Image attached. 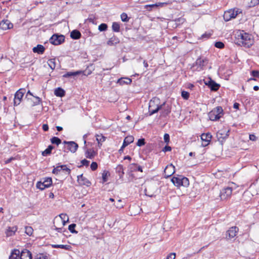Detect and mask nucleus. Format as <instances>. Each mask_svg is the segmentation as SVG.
<instances>
[{
	"label": "nucleus",
	"instance_id": "9",
	"mask_svg": "<svg viewBox=\"0 0 259 259\" xmlns=\"http://www.w3.org/2000/svg\"><path fill=\"white\" fill-rule=\"evenodd\" d=\"M232 193L231 187H227L223 189L220 192V196L222 200H225L230 198Z\"/></svg>",
	"mask_w": 259,
	"mask_h": 259
},
{
	"label": "nucleus",
	"instance_id": "3",
	"mask_svg": "<svg viewBox=\"0 0 259 259\" xmlns=\"http://www.w3.org/2000/svg\"><path fill=\"white\" fill-rule=\"evenodd\" d=\"M171 181L177 187H180V186L187 187L189 185V179L181 175L173 177L171 179Z\"/></svg>",
	"mask_w": 259,
	"mask_h": 259
},
{
	"label": "nucleus",
	"instance_id": "46",
	"mask_svg": "<svg viewBox=\"0 0 259 259\" xmlns=\"http://www.w3.org/2000/svg\"><path fill=\"white\" fill-rule=\"evenodd\" d=\"M36 187L41 190H44L46 188H47L45 185L44 182H38L37 183Z\"/></svg>",
	"mask_w": 259,
	"mask_h": 259
},
{
	"label": "nucleus",
	"instance_id": "45",
	"mask_svg": "<svg viewBox=\"0 0 259 259\" xmlns=\"http://www.w3.org/2000/svg\"><path fill=\"white\" fill-rule=\"evenodd\" d=\"M120 18L121 20L123 22H128L129 20V18L128 17L127 14L125 13H122L120 15Z\"/></svg>",
	"mask_w": 259,
	"mask_h": 259
},
{
	"label": "nucleus",
	"instance_id": "55",
	"mask_svg": "<svg viewBox=\"0 0 259 259\" xmlns=\"http://www.w3.org/2000/svg\"><path fill=\"white\" fill-rule=\"evenodd\" d=\"M251 75L253 77H259V71L257 70H252L251 72Z\"/></svg>",
	"mask_w": 259,
	"mask_h": 259
},
{
	"label": "nucleus",
	"instance_id": "16",
	"mask_svg": "<svg viewBox=\"0 0 259 259\" xmlns=\"http://www.w3.org/2000/svg\"><path fill=\"white\" fill-rule=\"evenodd\" d=\"M77 182L80 185L90 186L91 182L81 174L77 176Z\"/></svg>",
	"mask_w": 259,
	"mask_h": 259
},
{
	"label": "nucleus",
	"instance_id": "14",
	"mask_svg": "<svg viewBox=\"0 0 259 259\" xmlns=\"http://www.w3.org/2000/svg\"><path fill=\"white\" fill-rule=\"evenodd\" d=\"M13 24L8 20H3L0 22V28L6 30L13 28Z\"/></svg>",
	"mask_w": 259,
	"mask_h": 259
},
{
	"label": "nucleus",
	"instance_id": "42",
	"mask_svg": "<svg viewBox=\"0 0 259 259\" xmlns=\"http://www.w3.org/2000/svg\"><path fill=\"white\" fill-rule=\"evenodd\" d=\"M107 28L108 26L106 23H102L99 26L98 29L100 31H105L107 29Z\"/></svg>",
	"mask_w": 259,
	"mask_h": 259
},
{
	"label": "nucleus",
	"instance_id": "1",
	"mask_svg": "<svg viewBox=\"0 0 259 259\" xmlns=\"http://www.w3.org/2000/svg\"><path fill=\"white\" fill-rule=\"evenodd\" d=\"M253 39L251 35L242 31L238 34L236 44L239 46L248 48L253 44Z\"/></svg>",
	"mask_w": 259,
	"mask_h": 259
},
{
	"label": "nucleus",
	"instance_id": "15",
	"mask_svg": "<svg viewBox=\"0 0 259 259\" xmlns=\"http://www.w3.org/2000/svg\"><path fill=\"white\" fill-rule=\"evenodd\" d=\"M175 166L172 164L167 165L164 170L165 177L168 178L173 175L175 172Z\"/></svg>",
	"mask_w": 259,
	"mask_h": 259
},
{
	"label": "nucleus",
	"instance_id": "31",
	"mask_svg": "<svg viewBox=\"0 0 259 259\" xmlns=\"http://www.w3.org/2000/svg\"><path fill=\"white\" fill-rule=\"evenodd\" d=\"M81 71H76V72H68L65 73L63 75V77L67 78V77H70L72 76H76L77 75H78L80 74Z\"/></svg>",
	"mask_w": 259,
	"mask_h": 259
},
{
	"label": "nucleus",
	"instance_id": "44",
	"mask_svg": "<svg viewBox=\"0 0 259 259\" xmlns=\"http://www.w3.org/2000/svg\"><path fill=\"white\" fill-rule=\"evenodd\" d=\"M61 165H58L56 167L54 168L52 173L55 175H58L60 173V172L62 170L61 168Z\"/></svg>",
	"mask_w": 259,
	"mask_h": 259
},
{
	"label": "nucleus",
	"instance_id": "41",
	"mask_svg": "<svg viewBox=\"0 0 259 259\" xmlns=\"http://www.w3.org/2000/svg\"><path fill=\"white\" fill-rule=\"evenodd\" d=\"M34 259H48V256L43 253H39L35 256Z\"/></svg>",
	"mask_w": 259,
	"mask_h": 259
},
{
	"label": "nucleus",
	"instance_id": "19",
	"mask_svg": "<svg viewBox=\"0 0 259 259\" xmlns=\"http://www.w3.org/2000/svg\"><path fill=\"white\" fill-rule=\"evenodd\" d=\"M165 103V105L163 106L162 109V111L161 112V114L162 116H166L171 112V107L166 105V103Z\"/></svg>",
	"mask_w": 259,
	"mask_h": 259
},
{
	"label": "nucleus",
	"instance_id": "4",
	"mask_svg": "<svg viewBox=\"0 0 259 259\" xmlns=\"http://www.w3.org/2000/svg\"><path fill=\"white\" fill-rule=\"evenodd\" d=\"M223 110L221 106H218L208 113V117L210 120L216 121L219 119L223 114Z\"/></svg>",
	"mask_w": 259,
	"mask_h": 259
},
{
	"label": "nucleus",
	"instance_id": "30",
	"mask_svg": "<svg viewBox=\"0 0 259 259\" xmlns=\"http://www.w3.org/2000/svg\"><path fill=\"white\" fill-rule=\"evenodd\" d=\"M116 172L118 174L119 178H122L124 175L123 166L121 165H118L117 166L115 169Z\"/></svg>",
	"mask_w": 259,
	"mask_h": 259
},
{
	"label": "nucleus",
	"instance_id": "54",
	"mask_svg": "<svg viewBox=\"0 0 259 259\" xmlns=\"http://www.w3.org/2000/svg\"><path fill=\"white\" fill-rule=\"evenodd\" d=\"M115 206L117 208L120 209L122 208L123 207V205L121 203V200L119 199L118 200L117 203H116V204L115 205Z\"/></svg>",
	"mask_w": 259,
	"mask_h": 259
},
{
	"label": "nucleus",
	"instance_id": "23",
	"mask_svg": "<svg viewBox=\"0 0 259 259\" xmlns=\"http://www.w3.org/2000/svg\"><path fill=\"white\" fill-rule=\"evenodd\" d=\"M33 52L38 54H42L45 50V48L41 45H37L32 49Z\"/></svg>",
	"mask_w": 259,
	"mask_h": 259
},
{
	"label": "nucleus",
	"instance_id": "59",
	"mask_svg": "<svg viewBox=\"0 0 259 259\" xmlns=\"http://www.w3.org/2000/svg\"><path fill=\"white\" fill-rule=\"evenodd\" d=\"M176 257V254L175 253H170L167 257L166 259H175Z\"/></svg>",
	"mask_w": 259,
	"mask_h": 259
},
{
	"label": "nucleus",
	"instance_id": "62",
	"mask_svg": "<svg viewBox=\"0 0 259 259\" xmlns=\"http://www.w3.org/2000/svg\"><path fill=\"white\" fill-rule=\"evenodd\" d=\"M251 4L253 6L257 5L259 4V0H251Z\"/></svg>",
	"mask_w": 259,
	"mask_h": 259
},
{
	"label": "nucleus",
	"instance_id": "43",
	"mask_svg": "<svg viewBox=\"0 0 259 259\" xmlns=\"http://www.w3.org/2000/svg\"><path fill=\"white\" fill-rule=\"evenodd\" d=\"M33 230L31 227H25V233L29 236H31L33 233Z\"/></svg>",
	"mask_w": 259,
	"mask_h": 259
},
{
	"label": "nucleus",
	"instance_id": "13",
	"mask_svg": "<svg viewBox=\"0 0 259 259\" xmlns=\"http://www.w3.org/2000/svg\"><path fill=\"white\" fill-rule=\"evenodd\" d=\"M238 230V228L235 226L230 228L226 232V239H231L235 237Z\"/></svg>",
	"mask_w": 259,
	"mask_h": 259
},
{
	"label": "nucleus",
	"instance_id": "51",
	"mask_svg": "<svg viewBox=\"0 0 259 259\" xmlns=\"http://www.w3.org/2000/svg\"><path fill=\"white\" fill-rule=\"evenodd\" d=\"M90 161L84 159L81 161V163L82 165L78 166V167H81L82 165H85L86 166H88L89 165Z\"/></svg>",
	"mask_w": 259,
	"mask_h": 259
},
{
	"label": "nucleus",
	"instance_id": "7",
	"mask_svg": "<svg viewBox=\"0 0 259 259\" xmlns=\"http://www.w3.org/2000/svg\"><path fill=\"white\" fill-rule=\"evenodd\" d=\"M25 93V90L24 89H20L16 92L14 98V105L15 106L20 104Z\"/></svg>",
	"mask_w": 259,
	"mask_h": 259
},
{
	"label": "nucleus",
	"instance_id": "63",
	"mask_svg": "<svg viewBox=\"0 0 259 259\" xmlns=\"http://www.w3.org/2000/svg\"><path fill=\"white\" fill-rule=\"evenodd\" d=\"M256 137L254 135H249V139L252 141H255L256 140Z\"/></svg>",
	"mask_w": 259,
	"mask_h": 259
},
{
	"label": "nucleus",
	"instance_id": "57",
	"mask_svg": "<svg viewBox=\"0 0 259 259\" xmlns=\"http://www.w3.org/2000/svg\"><path fill=\"white\" fill-rule=\"evenodd\" d=\"M164 141L168 144L169 142V135L168 134H165L164 135Z\"/></svg>",
	"mask_w": 259,
	"mask_h": 259
},
{
	"label": "nucleus",
	"instance_id": "6",
	"mask_svg": "<svg viewBox=\"0 0 259 259\" xmlns=\"http://www.w3.org/2000/svg\"><path fill=\"white\" fill-rule=\"evenodd\" d=\"M63 144L67 145V146L64 147V151L65 152H68V151H70L72 153H75L78 147V144L73 141L68 142L64 141Z\"/></svg>",
	"mask_w": 259,
	"mask_h": 259
},
{
	"label": "nucleus",
	"instance_id": "49",
	"mask_svg": "<svg viewBox=\"0 0 259 259\" xmlns=\"http://www.w3.org/2000/svg\"><path fill=\"white\" fill-rule=\"evenodd\" d=\"M136 144L139 147L144 145L145 144V139L143 138L139 139Z\"/></svg>",
	"mask_w": 259,
	"mask_h": 259
},
{
	"label": "nucleus",
	"instance_id": "36",
	"mask_svg": "<svg viewBox=\"0 0 259 259\" xmlns=\"http://www.w3.org/2000/svg\"><path fill=\"white\" fill-rule=\"evenodd\" d=\"M44 183L47 188L49 187L52 184V180L51 178H46L44 181Z\"/></svg>",
	"mask_w": 259,
	"mask_h": 259
},
{
	"label": "nucleus",
	"instance_id": "27",
	"mask_svg": "<svg viewBox=\"0 0 259 259\" xmlns=\"http://www.w3.org/2000/svg\"><path fill=\"white\" fill-rule=\"evenodd\" d=\"M20 251L18 249H14L9 256V259H18L19 257Z\"/></svg>",
	"mask_w": 259,
	"mask_h": 259
},
{
	"label": "nucleus",
	"instance_id": "24",
	"mask_svg": "<svg viewBox=\"0 0 259 259\" xmlns=\"http://www.w3.org/2000/svg\"><path fill=\"white\" fill-rule=\"evenodd\" d=\"M134 140V138L132 136H128L125 138L123 142V147H125L130 144L133 143Z\"/></svg>",
	"mask_w": 259,
	"mask_h": 259
},
{
	"label": "nucleus",
	"instance_id": "10",
	"mask_svg": "<svg viewBox=\"0 0 259 259\" xmlns=\"http://www.w3.org/2000/svg\"><path fill=\"white\" fill-rule=\"evenodd\" d=\"M229 132L230 130L225 127L220 130L217 134V136L218 140L221 141L222 139V141H223V140L227 138L229 136Z\"/></svg>",
	"mask_w": 259,
	"mask_h": 259
},
{
	"label": "nucleus",
	"instance_id": "26",
	"mask_svg": "<svg viewBox=\"0 0 259 259\" xmlns=\"http://www.w3.org/2000/svg\"><path fill=\"white\" fill-rule=\"evenodd\" d=\"M81 33L77 30H73L70 33V37L74 39H78L81 37Z\"/></svg>",
	"mask_w": 259,
	"mask_h": 259
},
{
	"label": "nucleus",
	"instance_id": "18",
	"mask_svg": "<svg viewBox=\"0 0 259 259\" xmlns=\"http://www.w3.org/2000/svg\"><path fill=\"white\" fill-rule=\"evenodd\" d=\"M20 259H32V254L30 251L27 249H24L22 251L20 256Z\"/></svg>",
	"mask_w": 259,
	"mask_h": 259
},
{
	"label": "nucleus",
	"instance_id": "34",
	"mask_svg": "<svg viewBox=\"0 0 259 259\" xmlns=\"http://www.w3.org/2000/svg\"><path fill=\"white\" fill-rule=\"evenodd\" d=\"M51 142L53 144H56L58 146L61 143V140L60 139L57 137H53L51 139Z\"/></svg>",
	"mask_w": 259,
	"mask_h": 259
},
{
	"label": "nucleus",
	"instance_id": "33",
	"mask_svg": "<svg viewBox=\"0 0 259 259\" xmlns=\"http://www.w3.org/2000/svg\"><path fill=\"white\" fill-rule=\"evenodd\" d=\"M112 29L114 32H118L120 31V25L117 22H113Z\"/></svg>",
	"mask_w": 259,
	"mask_h": 259
},
{
	"label": "nucleus",
	"instance_id": "11",
	"mask_svg": "<svg viewBox=\"0 0 259 259\" xmlns=\"http://www.w3.org/2000/svg\"><path fill=\"white\" fill-rule=\"evenodd\" d=\"M207 60L205 58H198L193 66H197L196 70L198 71L203 70L204 67L207 64Z\"/></svg>",
	"mask_w": 259,
	"mask_h": 259
},
{
	"label": "nucleus",
	"instance_id": "29",
	"mask_svg": "<svg viewBox=\"0 0 259 259\" xmlns=\"http://www.w3.org/2000/svg\"><path fill=\"white\" fill-rule=\"evenodd\" d=\"M85 155L87 158L92 159L95 157L96 152L94 150L90 149L86 151Z\"/></svg>",
	"mask_w": 259,
	"mask_h": 259
},
{
	"label": "nucleus",
	"instance_id": "38",
	"mask_svg": "<svg viewBox=\"0 0 259 259\" xmlns=\"http://www.w3.org/2000/svg\"><path fill=\"white\" fill-rule=\"evenodd\" d=\"M110 176L108 171L104 170L102 174V180L103 183H105L107 181V178Z\"/></svg>",
	"mask_w": 259,
	"mask_h": 259
},
{
	"label": "nucleus",
	"instance_id": "53",
	"mask_svg": "<svg viewBox=\"0 0 259 259\" xmlns=\"http://www.w3.org/2000/svg\"><path fill=\"white\" fill-rule=\"evenodd\" d=\"M98 168L97 163L96 162H93L91 164V168L92 170H95Z\"/></svg>",
	"mask_w": 259,
	"mask_h": 259
},
{
	"label": "nucleus",
	"instance_id": "37",
	"mask_svg": "<svg viewBox=\"0 0 259 259\" xmlns=\"http://www.w3.org/2000/svg\"><path fill=\"white\" fill-rule=\"evenodd\" d=\"M96 140L98 142V144H101V143L103 142L105 140L106 138L103 136L102 135H96Z\"/></svg>",
	"mask_w": 259,
	"mask_h": 259
},
{
	"label": "nucleus",
	"instance_id": "39",
	"mask_svg": "<svg viewBox=\"0 0 259 259\" xmlns=\"http://www.w3.org/2000/svg\"><path fill=\"white\" fill-rule=\"evenodd\" d=\"M158 8V5L156 4H152V5H147L145 6V8L148 11H150L153 9H156Z\"/></svg>",
	"mask_w": 259,
	"mask_h": 259
},
{
	"label": "nucleus",
	"instance_id": "61",
	"mask_svg": "<svg viewBox=\"0 0 259 259\" xmlns=\"http://www.w3.org/2000/svg\"><path fill=\"white\" fill-rule=\"evenodd\" d=\"M91 73H92V71L89 69H85V70H84L83 71V74L84 75H87V76L91 74Z\"/></svg>",
	"mask_w": 259,
	"mask_h": 259
},
{
	"label": "nucleus",
	"instance_id": "56",
	"mask_svg": "<svg viewBox=\"0 0 259 259\" xmlns=\"http://www.w3.org/2000/svg\"><path fill=\"white\" fill-rule=\"evenodd\" d=\"M36 100L33 102L34 105H39L41 102V100L38 97H34Z\"/></svg>",
	"mask_w": 259,
	"mask_h": 259
},
{
	"label": "nucleus",
	"instance_id": "52",
	"mask_svg": "<svg viewBox=\"0 0 259 259\" xmlns=\"http://www.w3.org/2000/svg\"><path fill=\"white\" fill-rule=\"evenodd\" d=\"M171 3V1H168L167 2L158 3H156V4H157V5H158V7H162L163 6H166Z\"/></svg>",
	"mask_w": 259,
	"mask_h": 259
},
{
	"label": "nucleus",
	"instance_id": "48",
	"mask_svg": "<svg viewBox=\"0 0 259 259\" xmlns=\"http://www.w3.org/2000/svg\"><path fill=\"white\" fill-rule=\"evenodd\" d=\"M181 96L185 100H188L189 98L190 94L188 92L183 91L181 92Z\"/></svg>",
	"mask_w": 259,
	"mask_h": 259
},
{
	"label": "nucleus",
	"instance_id": "64",
	"mask_svg": "<svg viewBox=\"0 0 259 259\" xmlns=\"http://www.w3.org/2000/svg\"><path fill=\"white\" fill-rule=\"evenodd\" d=\"M42 129L44 131L46 132L49 130V126L47 124H44L42 125Z\"/></svg>",
	"mask_w": 259,
	"mask_h": 259
},
{
	"label": "nucleus",
	"instance_id": "60",
	"mask_svg": "<svg viewBox=\"0 0 259 259\" xmlns=\"http://www.w3.org/2000/svg\"><path fill=\"white\" fill-rule=\"evenodd\" d=\"M171 150V148L169 146H165L162 149V151L165 152L167 151H170Z\"/></svg>",
	"mask_w": 259,
	"mask_h": 259
},
{
	"label": "nucleus",
	"instance_id": "21",
	"mask_svg": "<svg viewBox=\"0 0 259 259\" xmlns=\"http://www.w3.org/2000/svg\"><path fill=\"white\" fill-rule=\"evenodd\" d=\"M128 168L131 171H136L137 170L141 172L143 171L142 167L140 165L135 163H131L129 165Z\"/></svg>",
	"mask_w": 259,
	"mask_h": 259
},
{
	"label": "nucleus",
	"instance_id": "22",
	"mask_svg": "<svg viewBox=\"0 0 259 259\" xmlns=\"http://www.w3.org/2000/svg\"><path fill=\"white\" fill-rule=\"evenodd\" d=\"M119 38L116 36L114 35L111 37L107 42V44L108 46H114L119 43Z\"/></svg>",
	"mask_w": 259,
	"mask_h": 259
},
{
	"label": "nucleus",
	"instance_id": "5",
	"mask_svg": "<svg viewBox=\"0 0 259 259\" xmlns=\"http://www.w3.org/2000/svg\"><path fill=\"white\" fill-rule=\"evenodd\" d=\"M241 13L239 9H230L225 12L223 17L225 21L227 22L232 19L236 18L237 15Z\"/></svg>",
	"mask_w": 259,
	"mask_h": 259
},
{
	"label": "nucleus",
	"instance_id": "47",
	"mask_svg": "<svg viewBox=\"0 0 259 259\" xmlns=\"http://www.w3.org/2000/svg\"><path fill=\"white\" fill-rule=\"evenodd\" d=\"M61 168L62 170L67 172L68 175H70L71 169L68 168L66 165H61Z\"/></svg>",
	"mask_w": 259,
	"mask_h": 259
},
{
	"label": "nucleus",
	"instance_id": "2",
	"mask_svg": "<svg viewBox=\"0 0 259 259\" xmlns=\"http://www.w3.org/2000/svg\"><path fill=\"white\" fill-rule=\"evenodd\" d=\"M159 102V99L156 97L152 98V99L150 101L148 108L150 116L158 112L159 110L162 108L163 106L165 105V103L161 105H158Z\"/></svg>",
	"mask_w": 259,
	"mask_h": 259
},
{
	"label": "nucleus",
	"instance_id": "58",
	"mask_svg": "<svg viewBox=\"0 0 259 259\" xmlns=\"http://www.w3.org/2000/svg\"><path fill=\"white\" fill-rule=\"evenodd\" d=\"M59 217H60L61 221L65 220L66 218H67V222H68V221H69V219L66 214L61 213L59 215Z\"/></svg>",
	"mask_w": 259,
	"mask_h": 259
},
{
	"label": "nucleus",
	"instance_id": "12",
	"mask_svg": "<svg viewBox=\"0 0 259 259\" xmlns=\"http://www.w3.org/2000/svg\"><path fill=\"white\" fill-rule=\"evenodd\" d=\"M204 83L210 88L211 91H217L219 89L220 87V85L219 84L216 83L211 78H209V80L207 81H205Z\"/></svg>",
	"mask_w": 259,
	"mask_h": 259
},
{
	"label": "nucleus",
	"instance_id": "17",
	"mask_svg": "<svg viewBox=\"0 0 259 259\" xmlns=\"http://www.w3.org/2000/svg\"><path fill=\"white\" fill-rule=\"evenodd\" d=\"M211 138H212V136H211V134L209 133H207L206 134L203 133L201 135V139L202 140V141L206 142V143L204 145V146H206L207 145H208V144L209 143V142L211 139Z\"/></svg>",
	"mask_w": 259,
	"mask_h": 259
},
{
	"label": "nucleus",
	"instance_id": "35",
	"mask_svg": "<svg viewBox=\"0 0 259 259\" xmlns=\"http://www.w3.org/2000/svg\"><path fill=\"white\" fill-rule=\"evenodd\" d=\"M48 64L50 67L52 69H54L56 67V62H55V59H49L48 61Z\"/></svg>",
	"mask_w": 259,
	"mask_h": 259
},
{
	"label": "nucleus",
	"instance_id": "40",
	"mask_svg": "<svg viewBox=\"0 0 259 259\" xmlns=\"http://www.w3.org/2000/svg\"><path fill=\"white\" fill-rule=\"evenodd\" d=\"M76 227L75 224H71L68 226V230L72 233L77 234V231L75 230V228Z\"/></svg>",
	"mask_w": 259,
	"mask_h": 259
},
{
	"label": "nucleus",
	"instance_id": "28",
	"mask_svg": "<svg viewBox=\"0 0 259 259\" xmlns=\"http://www.w3.org/2000/svg\"><path fill=\"white\" fill-rule=\"evenodd\" d=\"M54 94L57 97H63L65 95V92L63 89L58 88L55 90Z\"/></svg>",
	"mask_w": 259,
	"mask_h": 259
},
{
	"label": "nucleus",
	"instance_id": "50",
	"mask_svg": "<svg viewBox=\"0 0 259 259\" xmlns=\"http://www.w3.org/2000/svg\"><path fill=\"white\" fill-rule=\"evenodd\" d=\"M214 46L219 49H223L224 47V44L221 41H217L215 43Z\"/></svg>",
	"mask_w": 259,
	"mask_h": 259
},
{
	"label": "nucleus",
	"instance_id": "32",
	"mask_svg": "<svg viewBox=\"0 0 259 259\" xmlns=\"http://www.w3.org/2000/svg\"><path fill=\"white\" fill-rule=\"evenodd\" d=\"M54 148V147L52 145H49L48 148L42 152V155L44 156H47L48 155H50L51 152L52 150Z\"/></svg>",
	"mask_w": 259,
	"mask_h": 259
},
{
	"label": "nucleus",
	"instance_id": "20",
	"mask_svg": "<svg viewBox=\"0 0 259 259\" xmlns=\"http://www.w3.org/2000/svg\"><path fill=\"white\" fill-rule=\"evenodd\" d=\"M132 81V79L130 78L121 77L118 79L117 83L121 85H122L124 84H130Z\"/></svg>",
	"mask_w": 259,
	"mask_h": 259
},
{
	"label": "nucleus",
	"instance_id": "25",
	"mask_svg": "<svg viewBox=\"0 0 259 259\" xmlns=\"http://www.w3.org/2000/svg\"><path fill=\"white\" fill-rule=\"evenodd\" d=\"M52 247L54 248H61L66 250H70L71 246L69 245H62V244H52Z\"/></svg>",
	"mask_w": 259,
	"mask_h": 259
},
{
	"label": "nucleus",
	"instance_id": "8",
	"mask_svg": "<svg viewBox=\"0 0 259 259\" xmlns=\"http://www.w3.org/2000/svg\"><path fill=\"white\" fill-rule=\"evenodd\" d=\"M65 37L63 35L55 34L50 39V42L54 45H59L64 41Z\"/></svg>",
	"mask_w": 259,
	"mask_h": 259
}]
</instances>
